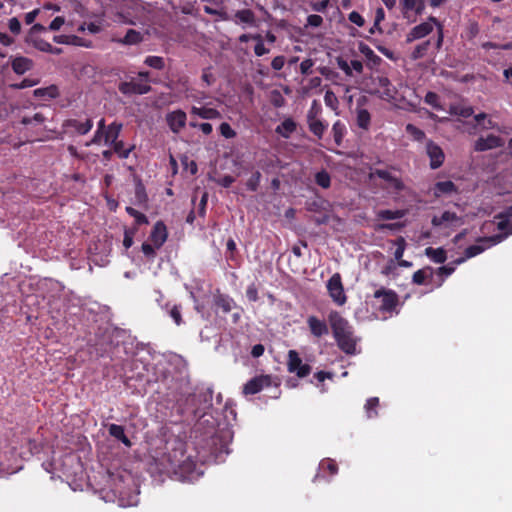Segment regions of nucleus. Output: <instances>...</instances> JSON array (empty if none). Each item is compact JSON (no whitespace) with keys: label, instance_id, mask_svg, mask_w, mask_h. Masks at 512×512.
Masks as SVG:
<instances>
[{"label":"nucleus","instance_id":"nucleus-60","mask_svg":"<svg viewBox=\"0 0 512 512\" xmlns=\"http://www.w3.org/2000/svg\"><path fill=\"white\" fill-rule=\"evenodd\" d=\"M53 40H54V42H56L58 44H71L72 40H80V37L75 36V35H71V36L56 35V36H54Z\"/></svg>","mask_w":512,"mask_h":512},{"label":"nucleus","instance_id":"nucleus-44","mask_svg":"<svg viewBox=\"0 0 512 512\" xmlns=\"http://www.w3.org/2000/svg\"><path fill=\"white\" fill-rule=\"evenodd\" d=\"M261 173L259 171H255L251 177L246 182V187L251 192H256L259 188L261 181Z\"/></svg>","mask_w":512,"mask_h":512},{"label":"nucleus","instance_id":"nucleus-2","mask_svg":"<svg viewBox=\"0 0 512 512\" xmlns=\"http://www.w3.org/2000/svg\"><path fill=\"white\" fill-rule=\"evenodd\" d=\"M328 321L340 350L348 355H354L356 353V340L353 327L348 320L339 312L331 311L328 315Z\"/></svg>","mask_w":512,"mask_h":512},{"label":"nucleus","instance_id":"nucleus-56","mask_svg":"<svg viewBox=\"0 0 512 512\" xmlns=\"http://www.w3.org/2000/svg\"><path fill=\"white\" fill-rule=\"evenodd\" d=\"M254 39L257 40V43L254 47V53L257 56H263L264 54H267L269 52V49H267L262 41V38L260 35L254 36Z\"/></svg>","mask_w":512,"mask_h":512},{"label":"nucleus","instance_id":"nucleus-4","mask_svg":"<svg viewBox=\"0 0 512 512\" xmlns=\"http://www.w3.org/2000/svg\"><path fill=\"white\" fill-rule=\"evenodd\" d=\"M391 170H395L394 167H391L388 169H371L369 173V179H373L375 177H378L386 182V185L383 186L385 190H387L390 193L399 194L400 192L404 191L406 186L402 179L392 173Z\"/></svg>","mask_w":512,"mask_h":512},{"label":"nucleus","instance_id":"nucleus-38","mask_svg":"<svg viewBox=\"0 0 512 512\" xmlns=\"http://www.w3.org/2000/svg\"><path fill=\"white\" fill-rule=\"evenodd\" d=\"M315 182L321 188L328 189L331 186V176L325 169H322L315 174Z\"/></svg>","mask_w":512,"mask_h":512},{"label":"nucleus","instance_id":"nucleus-51","mask_svg":"<svg viewBox=\"0 0 512 512\" xmlns=\"http://www.w3.org/2000/svg\"><path fill=\"white\" fill-rule=\"evenodd\" d=\"M395 244L397 245V248L394 252V257L399 261L403 257L406 248V241L403 237L400 236L396 239Z\"/></svg>","mask_w":512,"mask_h":512},{"label":"nucleus","instance_id":"nucleus-55","mask_svg":"<svg viewBox=\"0 0 512 512\" xmlns=\"http://www.w3.org/2000/svg\"><path fill=\"white\" fill-rule=\"evenodd\" d=\"M156 249L154 245L144 242L141 246V250L146 258L153 260L156 257Z\"/></svg>","mask_w":512,"mask_h":512},{"label":"nucleus","instance_id":"nucleus-9","mask_svg":"<svg viewBox=\"0 0 512 512\" xmlns=\"http://www.w3.org/2000/svg\"><path fill=\"white\" fill-rule=\"evenodd\" d=\"M272 384L273 378L270 375L255 376L244 384L242 392L244 395H254Z\"/></svg>","mask_w":512,"mask_h":512},{"label":"nucleus","instance_id":"nucleus-26","mask_svg":"<svg viewBox=\"0 0 512 512\" xmlns=\"http://www.w3.org/2000/svg\"><path fill=\"white\" fill-rule=\"evenodd\" d=\"M33 66V61L26 57H15L11 62V67L13 71L18 74L22 75L25 72L29 71Z\"/></svg>","mask_w":512,"mask_h":512},{"label":"nucleus","instance_id":"nucleus-34","mask_svg":"<svg viewBox=\"0 0 512 512\" xmlns=\"http://www.w3.org/2000/svg\"><path fill=\"white\" fill-rule=\"evenodd\" d=\"M478 243H482L484 245H481V244H475V245H470L468 246L464 253H465V258H472V257H475L479 254H481L482 252H484L488 247H491L492 245H489V243L487 242H482L480 241V238H478L477 240Z\"/></svg>","mask_w":512,"mask_h":512},{"label":"nucleus","instance_id":"nucleus-7","mask_svg":"<svg viewBox=\"0 0 512 512\" xmlns=\"http://www.w3.org/2000/svg\"><path fill=\"white\" fill-rule=\"evenodd\" d=\"M326 287L329 296L337 305L342 306L346 303L347 297L344 292L342 278L339 273H335L330 277V279L327 281Z\"/></svg>","mask_w":512,"mask_h":512},{"label":"nucleus","instance_id":"nucleus-24","mask_svg":"<svg viewBox=\"0 0 512 512\" xmlns=\"http://www.w3.org/2000/svg\"><path fill=\"white\" fill-rule=\"evenodd\" d=\"M122 127V123L116 121L108 125L106 131L104 132V143L106 145H110L111 143H114L116 140H118Z\"/></svg>","mask_w":512,"mask_h":512},{"label":"nucleus","instance_id":"nucleus-41","mask_svg":"<svg viewBox=\"0 0 512 512\" xmlns=\"http://www.w3.org/2000/svg\"><path fill=\"white\" fill-rule=\"evenodd\" d=\"M405 212L403 210H380L378 217L383 220H396L404 217Z\"/></svg>","mask_w":512,"mask_h":512},{"label":"nucleus","instance_id":"nucleus-20","mask_svg":"<svg viewBox=\"0 0 512 512\" xmlns=\"http://www.w3.org/2000/svg\"><path fill=\"white\" fill-rule=\"evenodd\" d=\"M64 128H73L78 134L85 135L93 127L92 119H87L85 122H80L77 119H68L63 123Z\"/></svg>","mask_w":512,"mask_h":512},{"label":"nucleus","instance_id":"nucleus-3","mask_svg":"<svg viewBox=\"0 0 512 512\" xmlns=\"http://www.w3.org/2000/svg\"><path fill=\"white\" fill-rule=\"evenodd\" d=\"M162 461L169 464V467H165L168 472H174L183 481H194L203 474L202 471H198L197 464L189 456L185 457L182 449L164 454Z\"/></svg>","mask_w":512,"mask_h":512},{"label":"nucleus","instance_id":"nucleus-45","mask_svg":"<svg viewBox=\"0 0 512 512\" xmlns=\"http://www.w3.org/2000/svg\"><path fill=\"white\" fill-rule=\"evenodd\" d=\"M319 468L322 471L327 470L331 476L337 474V472H338L337 463L331 459L322 460L320 462Z\"/></svg>","mask_w":512,"mask_h":512},{"label":"nucleus","instance_id":"nucleus-61","mask_svg":"<svg viewBox=\"0 0 512 512\" xmlns=\"http://www.w3.org/2000/svg\"><path fill=\"white\" fill-rule=\"evenodd\" d=\"M348 19L358 27H362L365 24V19L357 11H352L348 15Z\"/></svg>","mask_w":512,"mask_h":512},{"label":"nucleus","instance_id":"nucleus-30","mask_svg":"<svg viewBox=\"0 0 512 512\" xmlns=\"http://www.w3.org/2000/svg\"><path fill=\"white\" fill-rule=\"evenodd\" d=\"M308 127L311 133H313L316 137L321 139L326 131L328 124L324 123L319 119H314L313 115L308 117Z\"/></svg>","mask_w":512,"mask_h":512},{"label":"nucleus","instance_id":"nucleus-39","mask_svg":"<svg viewBox=\"0 0 512 512\" xmlns=\"http://www.w3.org/2000/svg\"><path fill=\"white\" fill-rule=\"evenodd\" d=\"M144 64L156 70H163L165 68V60L160 56H147Z\"/></svg>","mask_w":512,"mask_h":512},{"label":"nucleus","instance_id":"nucleus-22","mask_svg":"<svg viewBox=\"0 0 512 512\" xmlns=\"http://www.w3.org/2000/svg\"><path fill=\"white\" fill-rule=\"evenodd\" d=\"M457 190V186L450 180L436 182L433 187L434 196L437 198L441 197L442 195H450L452 193H456Z\"/></svg>","mask_w":512,"mask_h":512},{"label":"nucleus","instance_id":"nucleus-57","mask_svg":"<svg viewBox=\"0 0 512 512\" xmlns=\"http://www.w3.org/2000/svg\"><path fill=\"white\" fill-rule=\"evenodd\" d=\"M246 297L248 298L249 301L251 302H256L259 300V296H258V287L256 286L255 283H251L247 289H246Z\"/></svg>","mask_w":512,"mask_h":512},{"label":"nucleus","instance_id":"nucleus-47","mask_svg":"<svg viewBox=\"0 0 512 512\" xmlns=\"http://www.w3.org/2000/svg\"><path fill=\"white\" fill-rule=\"evenodd\" d=\"M226 258L227 260L237 263V247L235 241L230 238L226 243Z\"/></svg>","mask_w":512,"mask_h":512},{"label":"nucleus","instance_id":"nucleus-5","mask_svg":"<svg viewBox=\"0 0 512 512\" xmlns=\"http://www.w3.org/2000/svg\"><path fill=\"white\" fill-rule=\"evenodd\" d=\"M375 299L380 300L379 310L383 313H392L399 305V296L392 290L380 287L373 294Z\"/></svg>","mask_w":512,"mask_h":512},{"label":"nucleus","instance_id":"nucleus-23","mask_svg":"<svg viewBox=\"0 0 512 512\" xmlns=\"http://www.w3.org/2000/svg\"><path fill=\"white\" fill-rule=\"evenodd\" d=\"M215 305L222 310L223 313H229L236 308V302L227 294H217L214 296Z\"/></svg>","mask_w":512,"mask_h":512},{"label":"nucleus","instance_id":"nucleus-31","mask_svg":"<svg viewBox=\"0 0 512 512\" xmlns=\"http://www.w3.org/2000/svg\"><path fill=\"white\" fill-rule=\"evenodd\" d=\"M433 274L434 269L431 266H426L414 272L412 282L416 285H423L426 283V279L433 277Z\"/></svg>","mask_w":512,"mask_h":512},{"label":"nucleus","instance_id":"nucleus-43","mask_svg":"<svg viewBox=\"0 0 512 512\" xmlns=\"http://www.w3.org/2000/svg\"><path fill=\"white\" fill-rule=\"evenodd\" d=\"M235 17L239 21H241L243 23H247V24H252L255 21L254 12L250 9H243V10L237 11L235 14Z\"/></svg>","mask_w":512,"mask_h":512},{"label":"nucleus","instance_id":"nucleus-21","mask_svg":"<svg viewBox=\"0 0 512 512\" xmlns=\"http://www.w3.org/2000/svg\"><path fill=\"white\" fill-rule=\"evenodd\" d=\"M113 41L126 46L137 45L144 41V35L140 31L128 29L123 38H114Z\"/></svg>","mask_w":512,"mask_h":512},{"label":"nucleus","instance_id":"nucleus-25","mask_svg":"<svg viewBox=\"0 0 512 512\" xmlns=\"http://www.w3.org/2000/svg\"><path fill=\"white\" fill-rule=\"evenodd\" d=\"M109 435L120 441L126 447L132 446L131 440L126 436L124 427L118 424H110L108 426Z\"/></svg>","mask_w":512,"mask_h":512},{"label":"nucleus","instance_id":"nucleus-15","mask_svg":"<svg viewBox=\"0 0 512 512\" xmlns=\"http://www.w3.org/2000/svg\"><path fill=\"white\" fill-rule=\"evenodd\" d=\"M375 82L377 83L378 87L383 89V91L381 93L379 91H374V92H372L373 94H379V96L382 99H385L388 101L396 99L397 89L395 88V86L391 83V81L387 77H384V76L377 77Z\"/></svg>","mask_w":512,"mask_h":512},{"label":"nucleus","instance_id":"nucleus-17","mask_svg":"<svg viewBox=\"0 0 512 512\" xmlns=\"http://www.w3.org/2000/svg\"><path fill=\"white\" fill-rule=\"evenodd\" d=\"M307 325L311 334L320 338L329 333V327L324 320L318 319L316 316L311 315L307 318Z\"/></svg>","mask_w":512,"mask_h":512},{"label":"nucleus","instance_id":"nucleus-29","mask_svg":"<svg viewBox=\"0 0 512 512\" xmlns=\"http://www.w3.org/2000/svg\"><path fill=\"white\" fill-rule=\"evenodd\" d=\"M191 114L196 115L202 119H218L221 117L220 112L215 108L196 107L191 108Z\"/></svg>","mask_w":512,"mask_h":512},{"label":"nucleus","instance_id":"nucleus-33","mask_svg":"<svg viewBox=\"0 0 512 512\" xmlns=\"http://www.w3.org/2000/svg\"><path fill=\"white\" fill-rule=\"evenodd\" d=\"M425 255L427 257H429L433 262L438 263V264L444 263L447 259L446 251L442 247H439V248L427 247L425 249Z\"/></svg>","mask_w":512,"mask_h":512},{"label":"nucleus","instance_id":"nucleus-10","mask_svg":"<svg viewBox=\"0 0 512 512\" xmlns=\"http://www.w3.org/2000/svg\"><path fill=\"white\" fill-rule=\"evenodd\" d=\"M118 90L125 96L144 95L151 92L152 87L147 83L135 81H123L118 84Z\"/></svg>","mask_w":512,"mask_h":512},{"label":"nucleus","instance_id":"nucleus-6","mask_svg":"<svg viewBox=\"0 0 512 512\" xmlns=\"http://www.w3.org/2000/svg\"><path fill=\"white\" fill-rule=\"evenodd\" d=\"M208 450L209 454L216 459L222 454H228V442L226 436L222 433H212L207 439L203 447Z\"/></svg>","mask_w":512,"mask_h":512},{"label":"nucleus","instance_id":"nucleus-58","mask_svg":"<svg viewBox=\"0 0 512 512\" xmlns=\"http://www.w3.org/2000/svg\"><path fill=\"white\" fill-rule=\"evenodd\" d=\"M452 113L455 114V115H459V116H462L464 118H468L470 116L473 115L474 113V110L471 106H467V107H453L452 108Z\"/></svg>","mask_w":512,"mask_h":512},{"label":"nucleus","instance_id":"nucleus-12","mask_svg":"<svg viewBox=\"0 0 512 512\" xmlns=\"http://www.w3.org/2000/svg\"><path fill=\"white\" fill-rule=\"evenodd\" d=\"M426 153L430 159V168L435 170L442 166L445 154L442 148L434 143L432 140L426 143Z\"/></svg>","mask_w":512,"mask_h":512},{"label":"nucleus","instance_id":"nucleus-19","mask_svg":"<svg viewBox=\"0 0 512 512\" xmlns=\"http://www.w3.org/2000/svg\"><path fill=\"white\" fill-rule=\"evenodd\" d=\"M433 31V26L429 22H422L419 25L413 27L407 35L406 41L408 43L413 42L417 39H421L429 35Z\"/></svg>","mask_w":512,"mask_h":512},{"label":"nucleus","instance_id":"nucleus-54","mask_svg":"<svg viewBox=\"0 0 512 512\" xmlns=\"http://www.w3.org/2000/svg\"><path fill=\"white\" fill-rule=\"evenodd\" d=\"M220 133L226 139H231L236 136V132L232 129V127L227 123L223 122L219 127Z\"/></svg>","mask_w":512,"mask_h":512},{"label":"nucleus","instance_id":"nucleus-48","mask_svg":"<svg viewBox=\"0 0 512 512\" xmlns=\"http://www.w3.org/2000/svg\"><path fill=\"white\" fill-rule=\"evenodd\" d=\"M358 50L369 60H380V58L374 53V51L364 42H359Z\"/></svg>","mask_w":512,"mask_h":512},{"label":"nucleus","instance_id":"nucleus-59","mask_svg":"<svg viewBox=\"0 0 512 512\" xmlns=\"http://www.w3.org/2000/svg\"><path fill=\"white\" fill-rule=\"evenodd\" d=\"M34 46L42 52L48 53V51H53V46L49 42L40 38L34 40Z\"/></svg>","mask_w":512,"mask_h":512},{"label":"nucleus","instance_id":"nucleus-40","mask_svg":"<svg viewBox=\"0 0 512 512\" xmlns=\"http://www.w3.org/2000/svg\"><path fill=\"white\" fill-rule=\"evenodd\" d=\"M430 45H431L430 40H426V41L418 44L414 48V50L411 54L412 59L417 60V59L423 58L427 54V51H428Z\"/></svg>","mask_w":512,"mask_h":512},{"label":"nucleus","instance_id":"nucleus-46","mask_svg":"<svg viewBox=\"0 0 512 512\" xmlns=\"http://www.w3.org/2000/svg\"><path fill=\"white\" fill-rule=\"evenodd\" d=\"M419 0H401V12L404 18L409 19V12L414 11Z\"/></svg>","mask_w":512,"mask_h":512},{"label":"nucleus","instance_id":"nucleus-49","mask_svg":"<svg viewBox=\"0 0 512 512\" xmlns=\"http://www.w3.org/2000/svg\"><path fill=\"white\" fill-rule=\"evenodd\" d=\"M168 314L176 325L180 326L184 323L181 315V305H173L172 308L168 311Z\"/></svg>","mask_w":512,"mask_h":512},{"label":"nucleus","instance_id":"nucleus-63","mask_svg":"<svg viewBox=\"0 0 512 512\" xmlns=\"http://www.w3.org/2000/svg\"><path fill=\"white\" fill-rule=\"evenodd\" d=\"M8 27L9 30L15 35L19 34L21 31V23L16 17L9 19Z\"/></svg>","mask_w":512,"mask_h":512},{"label":"nucleus","instance_id":"nucleus-16","mask_svg":"<svg viewBox=\"0 0 512 512\" xmlns=\"http://www.w3.org/2000/svg\"><path fill=\"white\" fill-rule=\"evenodd\" d=\"M496 218H507L512 221V205L507 207L503 212L496 215ZM512 234V226L509 232L496 234L488 237H480V241L487 242L489 245H496L502 242L508 235Z\"/></svg>","mask_w":512,"mask_h":512},{"label":"nucleus","instance_id":"nucleus-35","mask_svg":"<svg viewBox=\"0 0 512 512\" xmlns=\"http://www.w3.org/2000/svg\"><path fill=\"white\" fill-rule=\"evenodd\" d=\"M346 133V126L340 120H337L332 126V134L336 146H341L344 135Z\"/></svg>","mask_w":512,"mask_h":512},{"label":"nucleus","instance_id":"nucleus-36","mask_svg":"<svg viewBox=\"0 0 512 512\" xmlns=\"http://www.w3.org/2000/svg\"><path fill=\"white\" fill-rule=\"evenodd\" d=\"M379 406V398L371 397L366 401L364 406L367 418L372 419L378 416L377 408Z\"/></svg>","mask_w":512,"mask_h":512},{"label":"nucleus","instance_id":"nucleus-28","mask_svg":"<svg viewBox=\"0 0 512 512\" xmlns=\"http://www.w3.org/2000/svg\"><path fill=\"white\" fill-rule=\"evenodd\" d=\"M297 129V124L292 118H286L280 125L275 129V132L281 137L288 139L291 134Z\"/></svg>","mask_w":512,"mask_h":512},{"label":"nucleus","instance_id":"nucleus-8","mask_svg":"<svg viewBox=\"0 0 512 512\" xmlns=\"http://www.w3.org/2000/svg\"><path fill=\"white\" fill-rule=\"evenodd\" d=\"M311 366L304 364L299 354L295 350H290L288 353V371L296 373L299 378H304L311 373Z\"/></svg>","mask_w":512,"mask_h":512},{"label":"nucleus","instance_id":"nucleus-37","mask_svg":"<svg viewBox=\"0 0 512 512\" xmlns=\"http://www.w3.org/2000/svg\"><path fill=\"white\" fill-rule=\"evenodd\" d=\"M371 116L367 109L359 108L357 109V125L367 130L370 126Z\"/></svg>","mask_w":512,"mask_h":512},{"label":"nucleus","instance_id":"nucleus-42","mask_svg":"<svg viewBox=\"0 0 512 512\" xmlns=\"http://www.w3.org/2000/svg\"><path fill=\"white\" fill-rule=\"evenodd\" d=\"M424 102L436 110H443V107L440 103V97L437 93L429 91L425 95Z\"/></svg>","mask_w":512,"mask_h":512},{"label":"nucleus","instance_id":"nucleus-62","mask_svg":"<svg viewBox=\"0 0 512 512\" xmlns=\"http://www.w3.org/2000/svg\"><path fill=\"white\" fill-rule=\"evenodd\" d=\"M323 23V18L317 14H311L307 17L306 26L320 27Z\"/></svg>","mask_w":512,"mask_h":512},{"label":"nucleus","instance_id":"nucleus-52","mask_svg":"<svg viewBox=\"0 0 512 512\" xmlns=\"http://www.w3.org/2000/svg\"><path fill=\"white\" fill-rule=\"evenodd\" d=\"M406 131L412 135L414 137L415 140L417 141H422L424 138H425V132L421 129H419L418 127L412 125V124H408L406 126Z\"/></svg>","mask_w":512,"mask_h":512},{"label":"nucleus","instance_id":"nucleus-53","mask_svg":"<svg viewBox=\"0 0 512 512\" xmlns=\"http://www.w3.org/2000/svg\"><path fill=\"white\" fill-rule=\"evenodd\" d=\"M137 231V228L125 229L124 231V239L123 246L128 249L133 245V238Z\"/></svg>","mask_w":512,"mask_h":512},{"label":"nucleus","instance_id":"nucleus-13","mask_svg":"<svg viewBox=\"0 0 512 512\" xmlns=\"http://www.w3.org/2000/svg\"><path fill=\"white\" fill-rule=\"evenodd\" d=\"M504 145V140L496 136L494 134H490L487 137H480L475 141L474 149L475 151L483 152L495 148L502 147Z\"/></svg>","mask_w":512,"mask_h":512},{"label":"nucleus","instance_id":"nucleus-1","mask_svg":"<svg viewBox=\"0 0 512 512\" xmlns=\"http://www.w3.org/2000/svg\"><path fill=\"white\" fill-rule=\"evenodd\" d=\"M163 383L170 392L167 396L176 402L177 412L186 421H195L204 417L212 407L213 390L211 388L199 389L195 392L184 391L187 383L183 379L175 380L164 376Z\"/></svg>","mask_w":512,"mask_h":512},{"label":"nucleus","instance_id":"nucleus-27","mask_svg":"<svg viewBox=\"0 0 512 512\" xmlns=\"http://www.w3.org/2000/svg\"><path fill=\"white\" fill-rule=\"evenodd\" d=\"M33 95L36 98H42L44 100L55 99L60 96L59 88L52 84L47 87L37 88L33 91Z\"/></svg>","mask_w":512,"mask_h":512},{"label":"nucleus","instance_id":"nucleus-32","mask_svg":"<svg viewBox=\"0 0 512 512\" xmlns=\"http://www.w3.org/2000/svg\"><path fill=\"white\" fill-rule=\"evenodd\" d=\"M148 195L146 192V188L141 179L135 180V204L142 206L147 205Z\"/></svg>","mask_w":512,"mask_h":512},{"label":"nucleus","instance_id":"nucleus-11","mask_svg":"<svg viewBox=\"0 0 512 512\" xmlns=\"http://www.w3.org/2000/svg\"><path fill=\"white\" fill-rule=\"evenodd\" d=\"M165 121L174 134H179L186 126L187 114L182 109H176L166 114Z\"/></svg>","mask_w":512,"mask_h":512},{"label":"nucleus","instance_id":"nucleus-64","mask_svg":"<svg viewBox=\"0 0 512 512\" xmlns=\"http://www.w3.org/2000/svg\"><path fill=\"white\" fill-rule=\"evenodd\" d=\"M337 65L347 76H352V69L350 65L342 57L337 58Z\"/></svg>","mask_w":512,"mask_h":512},{"label":"nucleus","instance_id":"nucleus-50","mask_svg":"<svg viewBox=\"0 0 512 512\" xmlns=\"http://www.w3.org/2000/svg\"><path fill=\"white\" fill-rule=\"evenodd\" d=\"M454 271H455V266H451L450 263L448 265L439 267L436 270L437 275L441 277L439 286L442 285V283L444 282V279L446 277L450 276Z\"/></svg>","mask_w":512,"mask_h":512},{"label":"nucleus","instance_id":"nucleus-14","mask_svg":"<svg viewBox=\"0 0 512 512\" xmlns=\"http://www.w3.org/2000/svg\"><path fill=\"white\" fill-rule=\"evenodd\" d=\"M168 237L167 228L163 221H157L150 233L149 239L155 246V248L159 249L166 242Z\"/></svg>","mask_w":512,"mask_h":512},{"label":"nucleus","instance_id":"nucleus-18","mask_svg":"<svg viewBox=\"0 0 512 512\" xmlns=\"http://www.w3.org/2000/svg\"><path fill=\"white\" fill-rule=\"evenodd\" d=\"M444 223H449L451 225L460 226L463 224V220L459 217L455 212L444 211L441 216H433L431 220V224L434 227H439Z\"/></svg>","mask_w":512,"mask_h":512}]
</instances>
